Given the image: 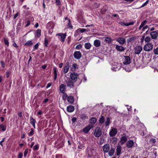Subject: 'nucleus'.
I'll list each match as a JSON object with an SVG mask.
<instances>
[{"label": "nucleus", "mask_w": 158, "mask_h": 158, "mask_svg": "<svg viewBox=\"0 0 158 158\" xmlns=\"http://www.w3.org/2000/svg\"><path fill=\"white\" fill-rule=\"evenodd\" d=\"M153 48V44L150 43H148L146 44L144 47L143 49L146 51L149 52Z\"/></svg>", "instance_id": "1"}, {"label": "nucleus", "mask_w": 158, "mask_h": 158, "mask_svg": "<svg viewBox=\"0 0 158 158\" xmlns=\"http://www.w3.org/2000/svg\"><path fill=\"white\" fill-rule=\"evenodd\" d=\"M102 134V131L100 127H97L95 129L94 135L96 137H99Z\"/></svg>", "instance_id": "2"}, {"label": "nucleus", "mask_w": 158, "mask_h": 158, "mask_svg": "<svg viewBox=\"0 0 158 158\" xmlns=\"http://www.w3.org/2000/svg\"><path fill=\"white\" fill-rule=\"evenodd\" d=\"M78 76V74L75 72L71 73L70 75V79H71V80L72 81L75 82H76L77 80Z\"/></svg>", "instance_id": "3"}, {"label": "nucleus", "mask_w": 158, "mask_h": 158, "mask_svg": "<svg viewBox=\"0 0 158 158\" xmlns=\"http://www.w3.org/2000/svg\"><path fill=\"white\" fill-rule=\"evenodd\" d=\"M124 59L123 62L124 64H130L131 62V59L130 57L128 56H124Z\"/></svg>", "instance_id": "4"}, {"label": "nucleus", "mask_w": 158, "mask_h": 158, "mask_svg": "<svg viewBox=\"0 0 158 158\" xmlns=\"http://www.w3.org/2000/svg\"><path fill=\"white\" fill-rule=\"evenodd\" d=\"M57 35L60 36V41L62 42H64V41L65 39L66 36L67 34L66 33H59L57 34Z\"/></svg>", "instance_id": "5"}, {"label": "nucleus", "mask_w": 158, "mask_h": 158, "mask_svg": "<svg viewBox=\"0 0 158 158\" xmlns=\"http://www.w3.org/2000/svg\"><path fill=\"white\" fill-rule=\"evenodd\" d=\"M73 56L75 59L79 60L81 57V54L80 51H76L74 52Z\"/></svg>", "instance_id": "6"}, {"label": "nucleus", "mask_w": 158, "mask_h": 158, "mask_svg": "<svg viewBox=\"0 0 158 158\" xmlns=\"http://www.w3.org/2000/svg\"><path fill=\"white\" fill-rule=\"evenodd\" d=\"M89 126L92 127V128L94 127V124L96 123L97 119L95 117H92L89 120Z\"/></svg>", "instance_id": "7"}, {"label": "nucleus", "mask_w": 158, "mask_h": 158, "mask_svg": "<svg viewBox=\"0 0 158 158\" xmlns=\"http://www.w3.org/2000/svg\"><path fill=\"white\" fill-rule=\"evenodd\" d=\"M67 86L68 87L70 88H73L74 87V82L71 81V80H69L67 81L66 82Z\"/></svg>", "instance_id": "8"}, {"label": "nucleus", "mask_w": 158, "mask_h": 158, "mask_svg": "<svg viewBox=\"0 0 158 158\" xmlns=\"http://www.w3.org/2000/svg\"><path fill=\"white\" fill-rule=\"evenodd\" d=\"M142 47L141 46H139L136 47L135 49V54H139L142 50Z\"/></svg>", "instance_id": "9"}, {"label": "nucleus", "mask_w": 158, "mask_h": 158, "mask_svg": "<svg viewBox=\"0 0 158 158\" xmlns=\"http://www.w3.org/2000/svg\"><path fill=\"white\" fill-rule=\"evenodd\" d=\"M150 35L153 39H156L158 36V33L156 31H153L150 33Z\"/></svg>", "instance_id": "10"}, {"label": "nucleus", "mask_w": 158, "mask_h": 158, "mask_svg": "<svg viewBox=\"0 0 158 158\" xmlns=\"http://www.w3.org/2000/svg\"><path fill=\"white\" fill-rule=\"evenodd\" d=\"M90 31V29H85V28H79L76 31L79 33H83L84 32H88Z\"/></svg>", "instance_id": "11"}, {"label": "nucleus", "mask_w": 158, "mask_h": 158, "mask_svg": "<svg viewBox=\"0 0 158 158\" xmlns=\"http://www.w3.org/2000/svg\"><path fill=\"white\" fill-rule=\"evenodd\" d=\"M117 131L116 128H112L109 132L110 135L111 137H113L117 134Z\"/></svg>", "instance_id": "12"}, {"label": "nucleus", "mask_w": 158, "mask_h": 158, "mask_svg": "<svg viewBox=\"0 0 158 158\" xmlns=\"http://www.w3.org/2000/svg\"><path fill=\"white\" fill-rule=\"evenodd\" d=\"M116 40L121 45H123L126 43L125 39L122 37H119Z\"/></svg>", "instance_id": "13"}, {"label": "nucleus", "mask_w": 158, "mask_h": 158, "mask_svg": "<svg viewBox=\"0 0 158 158\" xmlns=\"http://www.w3.org/2000/svg\"><path fill=\"white\" fill-rule=\"evenodd\" d=\"M77 19L80 23H83L85 22L83 17L81 14H77Z\"/></svg>", "instance_id": "14"}, {"label": "nucleus", "mask_w": 158, "mask_h": 158, "mask_svg": "<svg viewBox=\"0 0 158 158\" xmlns=\"http://www.w3.org/2000/svg\"><path fill=\"white\" fill-rule=\"evenodd\" d=\"M134 142L132 140L128 141L126 143V146L129 148H132L134 145Z\"/></svg>", "instance_id": "15"}, {"label": "nucleus", "mask_w": 158, "mask_h": 158, "mask_svg": "<svg viewBox=\"0 0 158 158\" xmlns=\"http://www.w3.org/2000/svg\"><path fill=\"white\" fill-rule=\"evenodd\" d=\"M115 48L118 52H123L124 51L125 49V48L123 47L122 46H119L118 45H115Z\"/></svg>", "instance_id": "16"}, {"label": "nucleus", "mask_w": 158, "mask_h": 158, "mask_svg": "<svg viewBox=\"0 0 158 158\" xmlns=\"http://www.w3.org/2000/svg\"><path fill=\"white\" fill-rule=\"evenodd\" d=\"M103 149L104 152L107 153L109 152L110 150V145L108 144H106L103 147Z\"/></svg>", "instance_id": "17"}, {"label": "nucleus", "mask_w": 158, "mask_h": 158, "mask_svg": "<svg viewBox=\"0 0 158 158\" xmlns=\"http://www.w3.org/2000/svg\"><path fill=\"white\" fill-rule=\"evenodd\" d=\"M69 62L66 63L64 69V73H67L69 70Z\"/></svg>", "instance_id": "18"}, {"label": "nucleus", "mask_w": 158, "mask_h": 158, "mask_svg": "<svg viewBox=\"0 0 158 158\" xmlns=\"http://www.w3.org/2000/svg\"><path fill=\"white\" fill-rule=\"evenodd\" d=\"M127 140V138L126 136H123L121 137L120 139L121 145H122L124 144Z\"/></svg>", "instance_id": "19"}, {"label": "nucleus", "mask_w": 158, "mask_h": 158, "mask_svg": "<svg viewBox=\"0 0 158 158\" xmlns=\"http://www.w3.org/2000/svg\"><path fill=\"white\" fill-rule=\"evenodd\" d=\"M92 128V127L89 126V125L84 128L83 130V131L85 133H88L89 131Z\"/></svg>", "instance_id": "20"}, {"label": "nucleus", "mask_w": 158, "mask_h": 158, "mask_svg": "<svg viewBox=\"0 0 158 158\" xmlns=\"http://www.w3.org/2000/svg\"><path fill=\"white\" fill-rule=\"evenodd\" d=\"M66 90V86L64 84H61L60 86V90L62 93H64Z\"/></svg>", "instance_id": "21"}, {"label": "nucleus", "mask_w": 158, "mask_h": 158, "mask_svg": "<svg viewBox=\"0 0 158 158\" xmlns=\"http://www.w3.org/2000/svg\"><path fill=\"white\" fill-rule=\"evenodd\" d=\"M74 110V107L71 105L68 106L67 107V111L69 113L73 112Z\"/></svg>", "instance_id": "22"}, {"label": "nucleus", "mask_w": 158, "mask_h": 158, "mask_svg": "<svg viewBox=\"0 0 158 158\" xmlns=\"http://www.w3.org/2000/svg\"><path fill=\"white\" fill-rule=\"evenodd\" d=\"M67 100L69 102L72 103L74 101V97L72 96H69L67 98Z\"/></svg>", "instance_id": "23"}, {"label": "nucleus", "mask_w": 158, "mask_h": 158, "mask_svg": "<svg viewBox=\"0 0 158 158\" xmlns=\"http://www.w3.org/2000/svg\"><path fill=\"white\" fill-rule=\"evenodd\" d=\"M57 69L56 67H54L53 68V73L54 74V80H56L57 78Z\"/></svg>", "instance_id": "24"}, {"label": "nucleus", "mask_w": 158, "mask_h": 158, "mask_svg": "<svg viewBox=\"0 0 158 158\" xmlns=\"http://www.w3.org/2000/svg\"><path fill=\"white\" fill-rule=\"evenodd\" d=\"M77 144L78 145L77 148L79 149H81L85 147L84 144L81 143L80 141H79L78 142Z\"/></svg>", "instance_id": "25"}, {"label": "nucleus", "mask_w": 158, "mask_h": 158, "mask_svg": "<svg viewBox=\"0 0 158 158\" xmlns=\"http://www.w3.org/2000/svg\"><path fill=\"white\" fill-rule=\"evenodd\" d=\"M94 46H95L96 47H98L101 44L100 40H94Z\"/></svg>", "instance_id": "26"}, {"label": "nucleus", "mask_w": 158, "mask_h": 158, "mask_svg": "<svg viewBox=\"0 0 158 158\" xmlns=\"http://www.w3.org/2000/svg\"><path fill=\"white\" fill-rule=\"evenodd\" d=\"M30 123L32 125V126L35 127V119L31 116L30 118Z\"/></svg>", "instance_id": "27"}, {"label": "nucleus", "mask_w": 158, "mask_h": 158, "mask_svg": "<svg viewBox=\"0 0 158 158\" xmlns=\"http://www.w3.org/2000/svg\"><path fill=\"white\" fill-rule=\"evenodd\" d=\"M54 26L53 23L51 22L48 23L47 25V28H54Z\"/></svg>", "instance_id": "28"}, {"label": "nucleus", "mask_w": 158, "mask_h": 158, "mask_svg": "<svg viewBox=\"0 0 158 158\" xmlns=\"http://www.w3.org/2000/svg\"><path fill=\"white\" fill-rule=\"evenodd\" d=\"M108 154L110 156H112L114 152V149L112 148H111L110 151H109Z\"/></svg>", "instance_id": "29"}, {"label": "nucleus", "mask_w": 158, "mask_h": 158, "mask_svg": "<svg viewBox=\"0 0 158 158\" xmlns=\"http://www.w3.org/2000/svg\"><path fill=\"white\" fill-rule=\"evenodd\" d=\"M121 147L119 146L117 147L116 149V154L117 156H119L121 152Z\"/></svg>", "instance_id": "30"}, {"label": "nucleus", "mask_w": 158, "mask_h": 158, "mask_svg": "<svg viewBox=\"0 0 158 158\" xmlns=\"http://www.w3.org/2000/svg\"><path fill=\"white\" fill-rule=\"evenodd\" d=\"M84 46L85 49H89L91 47V45L89 43H86L85 44Z\"/></svg>", "instance_id": "31"}, {"label": "nucleus", "mask_w": 158, "mask_h": 158, "mask_svg": "<svg viewBox=\"0 0 158 158\" xmlns=\"http://www.w3.org/2000/svg\"><path fill=\"white\" fill-rule=\"evenodd\" d=\"M80 118L82 120H85L88 118V116L85 114H83L81 115Z\"/></svg>", "instance_id": "32"}, {"label": "nucleus", "mask_w": 158, "mask_h": 158, "mask_svg": "<svg viewBox=\"0 0 158 158\" xmlns=\"http://www.w3.org/2000/svg\"><path fill=\"white\" fill-rule=\"evenodd\" d=\"M112 143L115 144L118 141V139L116 137L112 138L111 140Z\"/></svg>", "instance_id": "33"}, {"label": "nucleus", "mask_w": 158, "mask_h": 158, "mask_svg": "<svg viewBox=\"0 0 158 158\" xmlns=\"http://www.w3.org/2000/svg\"><path fill=\"white\" fill-rule=\"evenodd\" d=\"M111 39L109 37H106L105 38L104 41L106 43H110L111 42Z\"/></svg>", "instance_id": "34"}, {"label": "nucleus", "mask_w": 158, "mask_h": 158, "mask_svg": "<svg viewBox=\"0 0 158 158\" xmlns=\"http://www.w3.org/2000/svg\"><path fill=\"white\" fill-rule=\"evenodd\" d=\"M0 128L3 131H5L6 129V126L3 125H0Z\"/></svg>", "instance_id": "35"}, {"label": "nucleus", "mask_w": 158, "mask_h": 158, "mask_svg": "<svg viewBox=\"0 0 158 158\" xmlns=\"http://www.w3.org/2000/svg\"><path fill=\"white\" fill-rule=\"evenodd\" d=\"M67 27H68V28H73V27L72 26L71 23V20H70V19H68V23Z\"/></svg>", "instance_id": "36"}, {"label": "nucleus", "mask_w": 158, "mask_h": 158, "mask_svg": "<svg viewBox=\"0 0 158 158\" xmlns=\"http://www.w3.org/2000/svg\"><path fill=\"white\" fill-rule=\"evenodd\" d=\"M104 121L105 118L103 116H102L99 120V123L101 124H102L104 122Z\"/></svg>", "instance_id": "37"}, {"label": "nucleus", "mask_w": 158, "mask_h": 158, "mask_svg": "<svg viewBox=\"0 0 158 158\" xmlns=\"http://www.w3.org/2000/svg\"><path fill=\"white\" fill-rule=\"evenodd\" d=\"M58 143L57 142H56L55 143V146H56V147L57 148H61L63 146V144H57Z\"/></svg>", "instance_id": "38"}, {"label": "nucleus", "mask_w": 158, "mask_h": 158, "mask_svg": "<svg viewBox=\"0 0 158 158\" xmlns=\"http://www.w3.org/2000/svg\"><path fill=\"white\" fill-rule=\"evenodd\" d=\"M71 69L74 70H75L76 69H78V67L77 64L76 63H74L72 65Z\"/></svg>", "instance_id": "39"}, {"label": "nucleus", "mask_w": 158, "mask_h": 158, "mask_svg": "<svg viewBox=\"0 0 158 158\" xmlns=\"http://www.w3.org/2000/svg\"><path fill=\"white\" fill-rule=\"evenodd\" d=\"M48 41L47 40V39L46 38H44V47H48Z\"/></svg>", "instance_id": "40"}, {"label": "nucleus", "mask_w": 158, "mask_h": 158, "mask_svg": "<svg viewBox=\"0 0 158 158\" xmlns=\"http://www.w3.org/2000/svg\"><path fill=\"white\" fill-rule=\"evenodd\" d=\"M33 44V43L30 40L28 41L25 44V45L28 46H30Z\"/></svg>", "instance_id": "41"}, {"label": "nucleus", "mask_w": 158, "mask_h": 158, "mask_svg": "<svg viewBox=\"0 0 158 158\" xmlns=\"http://www.w3.org/2000/svg\"><path fill=\"white\" fill-rule=\"evenodd\" d=\"M64 95L63 96L62 98L63 100L64 101H65L66 100V98H68V96L67 94L66 93H63Z\"/></svg>", "instance_id": "42"}, {"label": "nucleus", "mask_w": 158, "mask_h": 158, "mask_svg": "<svg viewBox=\"0 0 158 158\" xmlns=\"http://www.w3.org/2000/svg\"><path fill=\"white\" fill-rule=\"evenodd\" d=\"M135 38L134 37H132L131 38H130L129 39H128L127 40V42L128 43H130L132 41H133L135 40Z\"/></svg>", "instance_id": "43"}, {"label": "nucleus", "mask_w": 158, "mask_h": 158, "mask_svg": "<svg viewBox=\"0 0 158 158\" xmlns=\"http://www.w3.org/2000/svg\"><path fill=\"white\" fill-rule=\"evenodd\" d=\"M144 40L146 42L149 43L151 40V39L150 37L147 36L144 39Z\"/></svg>", "instance_id": "44"}, {"label": "nucleus", "mask_w": 158, "mask_h": 158, "mask_svg": "<svg viewBox=\"0 0 158 158\" xmlns=\"http://www.w3.org/2000/svg\"><path fill=\"white\" fill-rule=\"evenodd\" d=\"M4 43L5 45H6L7 47H8L9 45V42L8 40L4 38Z\"/></svg>", "instance_id": "45"}, {"label": "nucleus", "mask_w": 158, "mask_h": 158, "mask_svg": "<svg viewBox=\"0 0 158 158\" xmlns=\"http://www.w3.org/2000/svg\"><path fill=\"white\" fill-rule=\"evenodd\" d=\"M82 48V45L80 44L77 45L76 47V49L77 50H79Z\"/></svg>", "instance_id": "46"}, {"label": "nucleus", "mask_w": 158, "mask_h": 158, "mask_svg": "<svg viewBox=\"0 0 158 158\" xmlns=\"http://www.w3.org/2000/svg\"><path fill=\"white\" fill-rule=\"evenodd\" d=\"M110 122V118L108 117H107L106 118V120L105 122L106 125V126H107L109 125Z\"/></svg>", "instance_id": "47"}, {"label": "nucleus", "mask_w": 158, "mask_h": 158, "mask_svg": "<svg viewBox=\"0 0 158 158\" xmlns=\"http://www.w3.org/2000/svg\"><path fill=\"white\" fill-rule=\"evenodd\" d=\"M39 146L38 144L35 145L33 147V149L34 150H37L38 149Z\"/></svg>", "instance_id": "48"}, {"label": "nucleus", "mask_w": 158, "mask_h": 158, "mask_svg": "<svg viewBox=\"0 0 158 158\" xmlns=\"http://www.w3.org/2000/svg\"><path fill=\"white\" fill-rule=\"evenodd\" d=\"M53 28H47L48 30V32L49 34H51L53 31Z\"/></svg>", "instance_id": "49"}, {"label": "nucleus", "mask_w": 158, "mask_h": 158, "mask_svg": "<svg viewBox=\"0 0 158 158\" xmlns=\"http://www.w3.org/2000/svg\"><path fill=\"white\" fill-rule=\"evenodd\" d=\"M62 155L60 154H57L55 156V158H62Z\"/></svg>", "instance_id": "50"}, {"label": "nucleus", "mask_w": 158, "mask_h": 158, "mask_svg": "<svg viewBox=\"0 0 158 158\" xmlns=\"http://www.w3.org/2000/svg\"><path fill=\"white\" fill-rule=\"evenodd\" d=\"M153 51L155 54L158 55V47L156 48H154Z\"/></svg>", "instance_id": "51"}, {"label": "nucleus", "mask_w": 158, "mask_h": 158, "mask_svg": "<svg viewBox=\"0 0 158 158\" xmlns=\"http://www.w3.org/2000/svg\"><path fill=\"white\" fill-rule=\"evenodd\" d=\"M55 2L57 5H59L61 4L60 0H55Z\"/></svg>", "instance_id": "52"}, {"label": "nucleus", "mask_w": 158, "mask_h": 158, "mask_svg": "<svg viewBox=\"0 0 158 158\" xmlns=\"http://www.w3.org/2000/svg\"><path fill=\"white\" fill-rule=\"evenodd\" d=\"M11 73V71H7L6 72V77H8L10 75V74Z\"/></svg>", "instance_id": "53"}, {"label": "nucleus", "mask_w": 158, "mask_h": 158, "mask_svg": "<svg viewBox=\"0 0 158 158\" xmlns=\"http://www.w3.org/2000/svg\"><path fill=\"white\" fill-rule=\"evenodd\" d=\"M148 1H147L145 3H144L141 6V7H143L145 6L147 4H148Z\"/></svg>", "instance_id": "54"}, {"label": "nucleus", "mask_w": 158, "mask_h": 158, "mask_svg": "<svg viewBox=\"0 0 158 158\" xmlns=\"http://www.w3.org/2000/svg\"><path fill=\"white\" fill-rule=\"evenodd\" d=\"M33 134V131L32 130L29 133H28V135L29 136H31Z\"/></svg>", "instance_id": "55"}, {"label": "nucleus", "mask_w": 158, "mask_h": 158, "mask_svg": "<svg viewBox=\"0 0 158 158\" xmlns=\"http://www.w3.org/2000/svg\"><path fill=\"white\" fill-rule=\"evenodd\" d=\"M28 152V150L27 149H25V151L24 152V156L25 157L26 156Z\"/></svg>", "instance_id": "56"}, {"label": "nucleus", "mask_w": 158, "mask_h": 158, "mask_svg": "<svg viewBox=\"0 0 158 158\" xmlns=\"http://www.w3.org/2000/svg\"><path fill=\"white\" fill-rule=\"evenodd\" d=\"M39 46L38 43L36 44L34 46V50L37 49L39 47Z\"/></svg>", "instance_id": "57"}, {"label": "nucleus", "mask_w": 158, "mask_h": 158, "mask_svg": "<svg viewBox=\"0 0 158 158\" xmlns=\"http://www.w3.org/2000/svg\"><path fill=\"white\" fill-rule=\"evenodd\" d=\"M145 35L143 36L142 38L140 39V42L141 43H142L143 42L144 39H145Z\"/></svg>", "instance_id": "58"}, {"label": "nucleus", "mask_w": 158, "mask_h": 158, "mask_svg": "<svg viewBox=\"0 0 158 158\" xmlns=\"http://www.w3.org/2000/svg\"><path fill=\"white\" fill-rule=\"evenodd\" d=\"M104 139L102 138H100V144H102L104 142Z\"/></svg>", "instance_id": "59"}, {"label": "nucleus", "mask_w": 158, "mask_h": 158, "mask_svg": "<svg viewBox=\"0 0 158 158\" xmlns=\"http://www.w3.org/2000/svg\"><path fill=\"white\" fill-rule=\"evenodd\" d=\"M147 21L146 20L143 21L141 23V24L144 26L147 23Z\"/></svg>", "instance_id": "60"}, {"label": "nucleus", "mask_w": 158, "mask_h": 158, "mask_svg": "<svg viewBox=\"0 0 158 158\" xmlns=\"http://www.w3.org/2000/svg\"><path fill=\"white\" fill-rule=\"evenodd\" d=\"M150 141L152 143H154L156 142V140L155 139H152L150 140Z\"/></svg>", "instance_id": "61"}, {"label": "nucleus", "mask_w": 158, "mask_h": 158, "mask_svg": "<svg viewBox=\"0 0 158 158\" xmlns=\"http://www.w3.org/2000/svg\"><path fill=\"white\" fill-rule=\"evenodd\" d=\"M73 123L77 121V118L75 117H73L72 119Z\"/></svg>", "instance_id": "62"}, {"label": "nucleus", "mask_w": 158, "mask_h": 158, "mask_svg": "<svg viewBox=\"0 0 158 158\" xmlns=\"http://www.w3.org/2000/svg\"><path fill=\"white\" fill-rule=\"evenodd\" d=\"M52 83L50 82L49 83L47 84V85L46 86V88H48L51 86Z\"/></svg>", "instance_id": "63"}, {"label": "nucleus", "mask_w": 158, "mask_h": 158, "mask_svg": "<svg viewBox=\"0 0 158 158\" xmlns=\"http://www.w3.org/2000/svg\"><path fill=\"white\" fill-rule=\"evenodd\" d=\"M23 156V153H20L18 156V158H22Z\"/></svg>", "instance_id": "64"}]
</instances>
